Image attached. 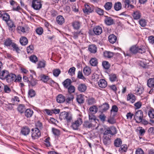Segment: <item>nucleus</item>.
Instances as JSON below:
<instances>
[{
  "label": "nucleus",
  "mask_w": 154,
  "mask_h": 154,
  "mask_svg": "<svg viewBox=\"0 0 154 154\" xmlns=\"http://www.w3.org/2000/svg\"><path fill=\"white\" fill-rule=\"evenodd\" d=\"M57 22L60 25H62L64 22V19L62 16L60 15L57 17L56 19Z\"/></svg>",
  "instance_id": "obj_24"
},
{
  "label": "nucleus",
  "mask_w": 154,
  "mask_h": 154,
  "mask_svg": "<svg viewBox=\"0 0 154 154\" xmlns=\"http://www.w3.org/2000/svg\"><path fill=\"white\" fill-rule=\"evenodd\" d=\"M78 88L80 92H83L86 90L87 87L85 84H82L79 85Z\"/></svg>",
  "instance_id": "obj_22"
},
{
  "label": "nucleus",
  "mask_w": 154,
  "mask_h": 154,
  "mask_svg": "<svg viewBox=\"0 0 154 154\" xmlns=\"http://www.w3.org/2000/svg\"><path fill=\"white\" fill-rule=\"evenodd\" d=\"M2 16L3 20L6 22L9 27H13L15 26L14 23L10 20V16L8 13H4Z\"/></svg>",
  "instance_id": "obj_5"
},
{
  "label": "nucleus",
  "mask_w": 154,
  "mask_h": 154,
  "mask_svg": "<svg viewBox=\"0 0 154 154\" xmlns=\"http://www.w3.org/2000/svg\"><path fill=\"white\" fill-rule=\"evenodd\" d=\"M52 131L53 134L56 136H58L60 134L59 130L57 129L53 128Z\"/></svg>",
  "instance_id": "obj_49"
},
{
  "label": "nucleus",
  "mask_w": 154,
  "mask_h": 154,
  "mask_svg": "<svg viewBox=\"0 0 154 154\" xmlns=\"http://www.w3.org/2000/svg\"><path fill=\"white\" fill-rule=\"evenodd\" d=\"M119 151L121 153L126 152L127 149V146L126 145H123L121 146Z\"/></svg>",
  "instance_id": "obj_35"
},
{
  "label": "nucleus",
  "mask_w": 154,
  "mask_h": 154,
  "mask_svg": "<svg viewBox=\"0 0 154 154\" xmlns=\"http://www.w3.org/2000/svg\"><path fill=\"white\" fill-rule=\"evenodd\" d=\"M30 131V129L28 127H25L22 128L21 132L23 134L26 136L29 134Z\"/></svg>",
  "instance_id": "obj_19"
},
{
  "label": "nucleus",
  "mask_w": 154,
  "mask_h": 154,
  "mask_svg": "<svg viewBox=\"0 0 154 154\" xmlns=\"http://www.w3.org/2000/svg\"><path fill=\"white\" fill-rule=\"evenodd\" d=\"M98 85L101 88H104L107 85V82L104 79H100L98 82Z\"/></svg>",
  "instance_id": "obj_15"
},
{
  "label": "nucleus",
  "mask_w": 154,
  "mask_h": 154,
  "mask_svg": "<svg viewBox=\"0 0 154 154\" xmlns=\"http://www.w3.org/2000/svg\"><path fill=\"white\" fill-rule=\"evenodd\" d=\"M74 97L73 95L72 94H70L69 96L67 97L66 99H65V100L67 103H70L71 101H72Z\"/></svg>",
  "instance_id": "obj_42"
},
{
  "label": "nucleus",
  "mask_w": 154,
  "mask_h": 154,
  "mask_svg": "<svg viewBox=\"0 0 154 154\" xmlns=\"http://www.w3.org/2000/svg\"><path fill=\"white\" fill-rule=\"evenodd\" d=\"M72 34L73 35V37L74 38L77 39L78 38V36L79 35L82 34L83 33L82 31H80L79 32H72Z\"/></svg>",
  "instance_id": "obj_47"
},
{
  "label": "nucleus",
  "mask_w": 154,
  "mask_h": 154,
  "mask_svg": "<svg viewBox=\"0 0 154 154\" xmlns=\"http://www.w3.org/2000/svg\"><path fill=\"white\" fill-rule=\"evenodd\" d=\"M99 118L100 121L103 122L105 121L106 117L105 114L101 113V114L99 116Z\"/></svg>",
  "instance_id": "obj_52"
},
{
  "label": "nucleus",
  "mask_w": 154,
  "mask_h": 154,
  "mask_svg": "<svg viewBox=\"0 0 154 154\" xmlns=\"http://www.w3.org/2000/svg\"><path fill=\"white\" fill-rule=\"evenodd\" d=\"M37 80L35 79H32L30 82L29 81V82L30 83L32 86H35L37 83Z\"/></svg>",
  "instance_id": "obj_60"
},
{
  "label": "nucleus",
  "mask_w": 154,
  "mask_h": 154,
  "mask_svg": "<svg viewBox=\"0 0 154 154\" xmlns=\"http://www.w3.org/2000/svg\"><path fill=\"white\" fill-rule=\"evenodd\" d=\"M83 72L85 75H89L91 72L90 68L87 66H86L83 69Z\"/></svg>",
  "instance_id": "obj_28"
},
{
  "label": "nucleus",
  "mask_w": 154,
  "mask_h": 154,
  "mask_svg": "<svg viewBox=\"0 0 154 154\" xmlns=\"http://www.w3.org/2000/svg\"><path fill=\"white\" fill-rule=\"evenodd\" d=\"M102 65L104 68L106 69H108L109 68L110 66L108 62L106 61H103Z\"/></svg>",
  "instance_id": "obj_50"
},
{
  "label": "nucleus",
  "mask_w": 154,
  "mask_h": 154,
  "mask_svg": "<svg viewBox=\"0 0 154 154\" xmlns=\"http://www.w3.org/2000/svg\"><path fill=\"white\" fill-rule=\"evenodd\" d=\"M30 60L32 62L35 63L38 60L37 58L35 55L31 56L29 58Z\"/></svg>",
  "instance_id": "obj_56"
},
{
  "label": "nucleus",
  "mask_w": 154,
  "mask_h": 154,
  "mask_svg": "<svg viewBox=\"0 0 154 154\" xmlns=\"http://www.w3.org/2000/svg\"><path fill=\"white\" fill-rule=\"evenodd\" d=\"M109 76V80L112 82L116 81L117 80L116 75L115 74L112 73Z\"/></svg>",
  "instance_id": "obj_32"
},
{
  "label": "nucleus",
  "mask_w": 154,
  "mask_h": 154,
  "mask_svg": "<svg viewBox=\"0 0 154 154\" xmlns=\"http://www.w3.org/2000/svg\"><path fill=\"white\" fill-rule=\"evenodd\" d=\"M84 12L86 14H88L89 13L91 12L90 7L88 5H85V8L83 10Z\"/></svg>",
  "instance_id": "obj_34"
},
{
  "label": "nucleus",
  "mask_w": 154,
  "mask_h": 154,
  "mask_svg": "<svg viewBox=\"0 0 154 154\" xmlns=\"http://www.w3.org/2000/svg\"><path fill=\"white\" fill-rule=\"evenodd\" d=\"M89 118L91 122L93 121L95 122L96 120V118L94 114L96 113V106H93L89 109Z\"/></svg>",
  "instance_id": "obj_2"
},
{
  "label": "nucleus",
  "mask_w": 154,
  "mask_h": 154,
  "mask_svg": "<svg viewBox=\"0 0 154 154\" xmlns=\"http://www.w3.org/2000/svg\"><path fill=\"white\" fill-rule=\"evenodd\" d=\"M90 63L91 66H96V59L95 58H92L89 61Z\"/></svg>",
  "instance_id": "obj_45"
},
{
  "label": "nucleus",
  "mask_w": 154,
  "mask_h": 154,
  "mask_svg": "<svg viewBox=\"0 0 154 154\" xmlns=\"http://www.w3.org/2000/svg\"><path fill=\"white\" fill-rule=\"evenodd\" d=\"M130 51L132 53L136 54L137 52L142 54L146 52V50L143 46L139 47L136 45H133L130 48Z\"/></svg>",
  "instance_id": "obj_3"
},
{
  "label": "nucleus",
  "mask_w": 154,
  "mask_h": 154,
  "mask_svg": "<svg viewBox=\"0 0 154 154\" xmlns=\"http://www.w3.org/2000/svg\"><path fill=\"white\" fill-rule=\"evenodd\" d=\"M60 70L59 69H55L54 70L53 73L55 77H57L60 74Z\"/></svg>",
  "instance_id": "obj_48"
},
{
  "label": "nucleus",
  "mask_w": 154,
  "mask_h": 154,
  "mask_svg": "<svg viewBox=\"0 0 154 154\" xmlns=\"http://www.w3.org/2000/svg\"><path fill=\"white\" fill-rule=\"evenodd\" d=\"M99 108H100V111L102 113L108 110L109 108V106L108 103H105L100 106Z\"/></svg>",
  "instance_id": "obj_9"
},
{
  "label": "nucleus",
  "mask_w": 154,
  "mask_h": 154,
  "mask_svg": "<svg viewBox=\"0 0 154 154\" xmlns=\"http://www.w3.org/2000/svg\"><path fill=\"white\" fill-rule=\"evenodd\" d=\"M72 25L74 28L76 29H79L80 26V23L78 21H75L73 22Z\"/></svg>",
  "instance_id": "obj_40"
},
{
  "label": "nucleus",
  "mask_w": 154,
  "mask_h": 154,
  "mask_svg": "<svg viewBox=\"0 0 154 154\" xmlns=\"http://www.w3.org/2000/svg\"><path fill=\"white\" fill-rule=\"evenodd\" d=\"M149 42L152 44H154V36L151 35L148 37Z\"/></svg>",
  "instance_id": "obj_61"
},
{
  "label": "nucleus",
  "mask_w": 154,
  "mask_h": 154,
  "mask_svg": "<svg viewBox=\"0 0 154 154\" xmlns=\"http://www.w3.org/2000/svg\"><path fill=\"white\" fill-rule=\"evenodd\" d=\"M111 117L110 116L109 117L107 120V122H109V123L111 124H113L115 123L116 122V121L113 117L114 116Z\"/></svg>",
  "instance_id": "obj_54"
},
{
  "label": "nucleus",
  "mask_w": 154,
  "mask_h": 154,
  "mask_svg": "<svg viewBox=\"0 0 154 154\" xmlns=\"http://www.w3.org/2000/svg\"><path fill=\"white\" fill-rule=\"evenodd\" d=\"M117 133V131L116 128L113 127L110 128H109L106 130L103 134V136L107 137L110 136L111 137L112 135L116 134Z\"/></svg>",
  "instance_id": "obj_4"
},
{
  "label": "nucleus",
  "mask_w": 154,
  "mask_h": 154,
  "mask_svg": "<svg viewBox=\"0 0 154 154\" xmlns=\"http://www.w3.org/2000/svg\"><path fill=\"white\" fill-rule=\"evenodd\" d=\"M117 39V37L113 34L110 35L108 37L109 41L112 44L115 43L116 42Z\"/></svg>",
  "instance_id": "obj_17"
},
{
  "label": "nucleus",
  "mask_w": 154,
  "mask_h": 154,
  "mask_svg": "<svg viewBox=\"0 0 154 154\" xmlns=\"http://www.w3.org/2000/svg\"><path fill=\"white\" fill-rule=\"evenodd\" d=\"M35 91L32 89H30L28 92V95L31 97L34 96L35 95Z\"/></svg>",
  "instance_id": "obj_57"
},
{
  "label": "nucleus",
  "mask_w": 154,
  "mask_h": 154,
  "mask_svg": "<svg viewBox=\"0 0 154 154\" xmlns=\"http://www.w3.org/2000/svg\"><path fill=\"white\" fill-rule=\"evenodd\" d=\"M132 16L134 20L139 19L141 17V14L139 11L137 10L134 12Z\"/></svg>",
  "instance_id": "obj_13"
},
{
  "label": "nucleus",
  "mask_w": 154,
  "mask_h": 154,
  "mask_svg": "<svg viewBox=\"0 0 154 154\" xmlns=\"http://www.w3.org/2000/svg\"><path fill=\"white\" fill-rule=\"evenodd\" d=\"M59 118L61 120H66L67 123H70L72 120V115L69 112L64 111L60 113Z\"/></svg>",
  "instance_id": "obj_1"
},
{
  "label": "nucleus",
  "mask_w": 154,
  "mask_h": 154,
  "mask_svg": "<svg viewBox=\"0 0 154 154\" xmlns=\"http://www.w3.org/2000/svg\"><path fill=\"white\" fill-rule=\"evenodd\" d=\"M19 101L20 100L19 97L17 96H15L11 99V102L12 103L11 104L14 105L18 103L17 102Z\"/></svg>",
  "instance_id": "obj_39"
},
{
  "label": "nucleus",
  "mask_w": 154,
  "mask_h": 154,
  "mask_svg": "<svg viewBox=\"0 0 154 154\" xmlns=\"http://www.w3.org/2000/svg\"><path fill=\"white\" fill-rule=\"evenodd\" d=\"M13 43L10 38H8L4 40V44L6 46H11Z\"/></svg>",
  "instance_id": "obj_27"
},
{
  "label": "nucleus",
  "mask_w": 154,
  "mask_h": 154,
  "mask_svg": "<svg viewBox=\"0 0 154 154\" xmlns=\"http://www.w3.org/2000/svg\"><path fill=\"white\" fill-rule=\"evenodd\" d=\"M25 115L26 117H30L33 114V111L30 109H27L25 111Z\"/></svg>",
  "instance_id": "obj_30"
},
{
  "label": "nucleus",
  "mask_w": 154,
  "mask_h": 154,
  "mask_svg": "<svg viewBox=\"0 0 154 154\" xmlns=\"http://www.w3.org/2000/svg\"><path fill=\"white\" fill-rule=\"evenodd\" d=\"M148 115L151 118H154V109H151L149 111Z\"/></svg>",
  "instance_id": "obj_51"
},
{
  "label": "nucleus",
  "mask_w": 154,
  "mask_h": 154,
  "mask_svg": "<svg viewBox=\"0 0 154 154\" xmlns=\"http://www.w3.org/2000/svg\"><path fill=\"white\" fill-rule=\"evenodd\" d=\"M118 110V108L116 105H113L110 110L111 115L113 116H114L116 114Z\"/></svg>",
  "instance_id": "obj_16"
},
{
  "label": "nucleus",
  "mask_w": 154,
  "mask_h": 154,
  "mask_svg": "<svg viewBox=\"0 0 154 154\" xmlns=\"http://www.w3.org/2000/svg\"><path fill=\"white\" fill-rule=\"evenodd\" d=\"M122 143V141L121 139L117 138L116 139L114 142V145L116 147H120Z\"/></svg>",
  "instance_id": "obj_25"
},
{
  "label": "nucleus",
  "mask_w": 154,
  "mask_h": 154,
  "mask_svg": "<svg viewBox=\"0 0 154 154\" xmlns=\"http://www.w3.org/2000/svg\"><path fill=\"white\" fill-rule=\"evenodd\" d=\"M31 133L32 137L33 139H37L41 136L40 130L38 129H32Z\"/></svg>",
  "instance_id": "obj_8"
},
{
  "label": "nucleus",
  "mask_w": 154,
  "mask_h": 154,
  "mask_svg": "<svg viewBox=\"0 0 154 154\" xmlns=\"http://www.w3.org/2000/svg\"><path fill=\"white\" fill-rule=\"evenodd\" d=\"M32 6L34 9L38 10L42 8V4L39 0H33Z\"/></svg>",
  "instance_id": "obj_7"
},
{
  "label": "nucleus",
  "mask_w": 154,
  "mask_h": 154,
  "mask_svg": "<svg viewBox=\"0 0 154 154\" xmlns=\"http://www.w3.org/2000/svg\"><path fill=\"white\" fill-rule=\"evenodd\" d=\"M104 55L105 57L108 58L112 57L113 56V53L112 52L107 51L104 52Z\"/></svg>",
  "instance_id": "obj_38"
},
{
  "label": "nucleus",
  "mask_w": 154,
  "mask_h": 154,
  "mask_svg": "<svg viewBox=\"0 0 154 154\" xmlns=\"http://www.w3.org/2000/svg\"><path fill=\"white\" fill-rule=\"evenodd\" d=\"M144 90L143 88L142 87H140L138 88V89L135 92V93L136 94L139 95H140L141 94Z\"/></svg>",
  "instance_id": "obj_58"
},
{
  "label": "nucleus",
  "mask_w": 154,
  "mask_h": 154,
  "mask_svg": "<svg viewBox=\"0 0 154 154\" xmlns=\"http://www.w3.org/2000/svg\"><path fill=\"white\" fill-rule=\"evenodd\" d=\"M127 100L129 101L132 103H134L136 100V98L134 95L132 94H128L127 97Z\"/></svg>",
  "instance_id": "obj_21"
},
{
  "label": "nucleus",
  "mask_w": 154,
  "mask_h": 154,
  "mask_svg": "<svg viewBox=\"0 0 154 154\" xmlns=\"http://www.w3.org/2000/svg\"><path fill=\"white\" fill-rule=\"evenodd\" d=\"M20 42L22 45H25L27 44L28 41L26 37H23L20 38Z\"/></svg>",
  "instance_id": "obj_29"
},
{
  "label": "nucleus",
  "mask_w": 154,
  "mask_h": 154,
  "mask_svg": "<svg viewBox=\"0 0 154 154\" xmlns=\"http://www.w3.org/2000/svg\"><path fill=\"white\" fill-rule=\"evenodd\" d=\"M147 85L150 88L153 87L154 86V79H149L147 81Z\"/></svg>",
  "instance_id": "obj_33"
},
{
  "label": "nucleus",
  "mask_w": 154,
  "mask_h": 154,
  "mask_svg": "<svg viewBox=\"0 0 154 154\" xmlns=\"http://www.w3.org/2000/svg\"><path fill=\"white\" fill-rule=\"evenodd\" d=\"M41 80L45 83H46L49 79V77L45 75H41Z\"/></svg>",
  "instance_id": "obj_37"
},
{
  "label": "nucleus",
  "mask_w": 154,
  "mask_h": 154,
  "mask_svg": "<svg viewBox=\"0 0 154 154\" xmlns=\"http://www.w3.org/2000/svg\"><path fill=\"white\" fill-rule=\"evenodd\" d=\"M111 138L110 136H103V142L105 145L107 146L111 144Z\"/></svg>",
  "instance_id": "obj_12"
},
{
  "label": "nucleus",
  "mask_w": 154,
  "mask_h": 154,
  "mask_svg": "<svg viewBox=\"0 0 154 154\" xmlns=\"http://www.w3.org/2000/svg\"><path fill=\"white\" fill-rule=\"evenodd\" d=\"M71 83V80L67 79L63 82V84L65 88H67L70 85Z\"/></svg>",
  "instance_id": "obj_20"
},
{
  "label": "nucleus",
  "mask_w": 154,
  "mask_h": 154,
  "mask_svg": "<svg viewBox=\"0 0 154 154\" xmlns=\"http://www.w3.org/2000/svg\"><path fill=\"white\" fill-rule=\"evenodd\" d=\"M75 68L74 67H72L70 68L68 71V73L71 76H73L75 74Z\"/></svg>",
  "instance_id": "obj_44"
},
{
  "label": "nucleus",
  "mask_w": 154,
  "mask_h": 154,
  "mask_svg": "<svg viewBox=\"0 0 154 154\" xmlns=\"http://www.w3.org/2000/svg\"><path fill=\"white\" fill-rule=\"evenodd\" d=\"M16 75L14 74L9 73L8 72V75L7 76L5 80L8 82H11L14 81L16 78Z\"/></svg>",
  "instance_id": "obj_10"
},
{
  "label": "nucleus",
  "mask_w": 154,
  "mask_h": 154,
  "mask_svg": "<svg viewBox=\"0 0 154 154\" xmlns=\"http://www.w3.org/2000/svg\"><path fill=\"white\" fill-rule=\"evenodd\" d=\"M115 9L116 11H119L122 8V4L121 2H118L115 3L114 6Z\"/></svg>",
  "instance_id": "obj_36"
},
{
  "label": "nucleus",
  "mask_w": 154,
  "mask_h": 154,
  "mask_svg": "<svg viewBox=\"0 0 154 154\" xmlns=\"http://www.w3.org/2000/svg\"><path fill=\"white\" fill-rule=\"evenodd\" d=\"M17 110L21 113H23L25 110L26 108L24 105L20 104L17 107Z\"/></svg>",
  "instance_id": "obj_26"
},
{
  "label": "nucleus",
  "mask_w": 154,
  "mask_h": 154,
  "mask_svg": "<svg viewBox=\"0 0 154 154\" xmlns=\"http://www.w3.org/2000/svg\"><path fill=\"white\" fill-rule=\"evenodd\" d=\"M36 31L37 34L40 35H41L43 32V29L41 27L38 28L36 29Z\"/></svg>",
  "instance_id": "obj_62"
},
{
  "label": "nucleus",
  "mask_w": 154,
  "mask_h": 154,
  "mask_svg": "<svg viewBox=\"0 0 154 154\" xmlns=\"http://www.w3.org/2000/svg\"><path fill=\"white\" fill-rule=\"evenodd\" d=\"M143 113L141 110H139L136 112L134 118L137 122L139 123L142 121L143 118Z\"/></svg>",
  "instance_id": "obj_6"
},
{
  "label": "nucleus",
  "mask_w": 154,
  "mask_h": 154,
  "mask_svg": "<svg viewBox=\"0 0 154 154\" xmlns=\"http://www.w3.org/2000/svg\"><path fill=\"white\" fill-rule=\"evenodd\" d=\"M8 72L6 70H4L0 72V78L2 80H5L8 75Z\"/></svg>",
  "instance_id": "obj_14"
},
{
  "label": "nucleus",
  "mask_w": 154,
  "mask_h": 154,
  "mask_svg": "<svg viewBox=\"0 0 154 154\" xmlns=\"http://www.w3.org/2000/svg\"><path fill=\"white\" fill-rule=\"evenodd\" d=\"M56 100L58 103H63L65 101V97L62 94H59L57 97Z\"/></svg>",
  "instance_id": "obj_18"
},
{
  "label": "nucleus",
  "mask_w": 154,
  "mask_h": 154,
  "mask_svg": "<svg viewBox=\"0 0 154 154\" xmlns=\"http://www.w3.org/2000/svg\"><path fill=\"white\" fill-rule=\"evenodd\" d=\"M105 19L104 21L105 24L108 25L110 26L114 24V20L110 17L105 16Z\"/></svg>",
  "instance_id": "obj_11"
},
{
  "label": "nucleus",
  "mask_w": 154,
  "mask_h": 154,
  "mask_svg": "<svg viewBox=\"0 0 154 154\" xmlns=\"http://www.w3.org/2000/svg\"><path fill=\"white\" fill-rule=\"evenodd\" d=\"M76 100L78 103L79 104L83 103L84 102V99L83 96L82 94L78 95L77 96Z\"/></svg>",
  "instance_id": "obj_23"
},
{
  "label": "nucleus",
  "mask_w": 154,
  "mask_h": 154,
  "mask_svg": "<svg viewBox=\"0 0 154 154\" xmlns=\"http://www.w3.org/2000/svg\"><path fill=\"white\" fill-rule=\"evenodd\" d=\"M45 62L40 61L38 63V68H42L45 67Z\"/></svg>",
  "instance_id": "obj_53"
},
{
  "label": "nucleus",
  "mask_w": 154,
  "mask_h": 154,
  "mask_svg": "<svg viewBox=\"0 0 154 154\" xmlns=\"http://www.w3.org/2000/svg\"><path fill=\"white\" fill-rule=\"evenodd\" d=\"M139 23L140 25L143 27H145L146 24V20L143 19H142L139 20Z\"/></svg>",
  "instance_id": "obj_46"
},
{
  "label": "nucleus",
  "mask_w": 154,
  "mask_h": 154,
  "mask_svg": "<svg viewBox=\"0 0 154 154\" xmlns=\"http://www.w3.org/2000/svg\"><path fill=\"white\" fill-rule=\"evenodd\" d=\"M104 7L107 10H110L112 7V4L111 2H107L104 5Z\"/></svg>",
  "instance_id": "obj_41"
},
{
  "label": "nucleus",
  "mask_w": 154,
  "mask_h": 154,
  "mask_svg": "<svg viewBox=\"0 0 154 154\" xmlns=\"http://www.w3.org/2000/svg\"><path fill=\"white\" fill-rule=\"evenodd\" d=\"M89 51L92 53H95L96 52V47L95 45H90L88 47Z\"/></svg>",
  "instance_id": "obj_31"
},
{
  "label": "nucleus",
  "mask_w": 154,
  "mask_h": 154,
  "mask_svg": "<svg viewBox=\"0 0 154 154\" xmlns=\"http://www.w3.org/2000/svg\"><path fill=\"white\" fill-rule=\"evenodd\" d=\"M35 126L36 128L34 129H38L40 130L42 128V123L39 122H38L35 124Z\"/></svg>",
  "instance_id": "obj_59"
},
{
  "label": "nucleus",
  "mask_w": 154,
  "mask_h": 154,
  "mask_svg": "<svg viewBox=\"0 0 154 154\" xmlns=\"http://www.w3.org/2000/svg\"><path fill=\"white\" fill-rule=\"evenodd\" d=\"M84 126L86 128H90L92 126V124L88 121H85L84 122Z\"/></svg>",
  "instance_id": "obj_63"
},
{
  "label": "nucleus",
  "mask_w": 154,
  "mask_h": 154,
  "mask_svg": "<svg viewBox=\"0 0 154 154\" xmlns=\"http://www.w3.org/2000/svg\"><path fill=\"white\" fill-rule=\"evenodd\" d=\"M67 88L68 92L69 94L74 93L75 92V88L73 86L70 85Z\"/></svg>",
  "instance_id": "obj_43"
},
{
  "label": "nucleus",
  "mask_w": 154,
  "mask_h": 154,
  "mask_svg": "<svg viewBox=\"0 0 154 154\" xmlns=\"http://www.w3.org/2000/svg\"><path fill=\"white\" fill-rule=\"evenodd\" d=\"M96 28L95 27L92 29H91L89 32V33L90 35H95L96 34Z\"/></svg>",
  "instance_id": "obj_55"
},
{
  "label": "nucleus",
  "mask_w": 154,
  "mask_h": 154,
  "mask_svg": "<svg viewBox=\"0 0 154 154\" xmlns=\"http://www.w3.org/2000/svg\"><path fill=\"white\" fill-rule=\"evenodd\" d=\"M102 32V28L99 26H97V35L100 34Z\"/></svg>",
  "instance_id": "obj_64"
}]
</instances>
